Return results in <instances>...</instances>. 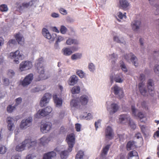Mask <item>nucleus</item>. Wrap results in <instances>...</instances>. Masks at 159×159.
I'll use <instances>...</instances> for the list:
<instances>
[{
  "label": "nucleus",
  "instance_id": "obj_1",
  "mask_svg": "<svg viewBox=\"0 0 159 159\" xmlns=\"http://www.w3.org/2000/svg\"><path fill=\"white\" fill-rule=\"evenodd\" d=\"M37 144L36 140L32 141L30 139H26L16 146V150L18 152H22L25 149L26 147L29 149H34Z\"/></svg>",
  "mask_w": 159,
  "mask_h": 159
},
{
  "label": "nucleus",
  "instance_id": "obj_2",
  "mask_svg": "<svg viewBox=\"0 0 159 159\" xmlns=\"http://www.w3.org/2000/svg\"><path fill=\"white\" fill-rule=\"evenodd\" d=\"M44 63L43 58H39L36 62L35 66L39 74L38 80H44L48 78V76L44 73L43 67Z\"/></svg>",
  "mask_w": 159,
  "mask_h": 159
},
{
  "label": "nucleus",
  "instance_id": "obj_3",
  "mask_svg": "<svg viewBox=\"0 0 159 159\" xmlns=\"http://www.w3.org/2000/svg\"><path fill=\"white\" fill-rule=\"evenodd\" d=\"M145 79V77L144 74L141 73L140 74L139 80L141 82L139 84V89L140 92L142 95L144 96L148 95V92L147 90L145 88V83L144 81Z\"/></svg>",
  "mask_w": 159,
  "mask_h": 159
},
{
  "label": "nucleus",
  "instance_id": "obj_4",
  "mask_svg": "<svg viewBox=\"0 0 159 159\" xmlns=\"http://www.w3.org/2000/svg\"><path fill=\"white\" fill-rule=\"evenodd\" d=\"M106 107L109 114L110 115H112L118 110L119 106L117 103H111L110 101H107L106 103Z\"/></svg>",
  "mask_w": 159,
  "mask_h": 159
},
{
  "label": "nucleus",
  "instance_id": "obj_5",
  "mask_svg": "<svg viewBox=\"0 0 159 159\" xmlns=\"http://www.w3.org/2000/svg\"><path fill=\"white\" fill-rule=\"evenodd\" d=\"M52 110V108L51 107L48 106L44 109L39 110L35 116L36 118H41L49 114Z\"/></svg>",
  "mask_w": 159,
  "mask_h": 159
},
{
  "label": "nucleus",
  "instance_id": "obj_6",
  "mask_svg": "<svg viewBox=\"0 0 159 159\" xmlns=\"http://www.w3.org/2000/svg\"><path fill=\"white\" fill-rule=\"evenodd\" d=\"M124 80V77L122 73L116 75L112 74L110 76V80L111 84H113L114 81L116 83H121Z\"/></svg>",
  "mask_w": 159,
  "mask_h": 159
},
{
  "label": "nucleus",
  "instance_id": "obj_7",
  "mask_svg": "<svg viewBox=\"0 0 159 159\" xmlns=\"http://www.w3.org/2000/svg\"><path fill=\"white\" fill-rule=\"evenodd\" d=\"M111 92L114 94L116 96L120 98L124 97V93L122 88L116 84L111 88Z\"/></svg>",
  "mask_w": 159,
  "mask_h": 159
},
{
  "label": "nucleus",
  "instance_id": "obj_8",
  "mask_svg": "<svg viewBox=\"0 0 159 159\" xmlns=\"http://www.w3.org/2000/svg\"><path fill=\"white\" fill-rule=\"evenodd\" d=\"M10 57L11 59H14V62L15 63L18 64L19 63V60H22L24 56L22 53H20L19 50H17L15 52H11L10 53Z\"/></svg>",
  "mask_w": 159,
  "mask_h": 159
},
{
  "label": "nucleus",
  "instance_id": "obj_9",
  "mask_svg": "<svg viewBox=\"0 0 159 159\" xmlns=\"http://www.w3.org/2000/svg\"><path fill=\"white\" fill-rule=\"evenodd\" d=\"M66 141L68 145V150L71 152L75 143V135L74 134H71L67 136Z\"/></svg>",
  "mask_w": 159,
  "mask_h": 159
},
{
  "label": "nucleus",
  "instance_id": "obj_10",
  "mask_svg": "<svg viewBox=\"0 0 159 159\" xmlns=\"http://www.w3.org/2000/svg\"><path fill=\"white\" fill-rule=\"evenodd\" d=\"M123 57L127 62H131L135 66H138V63L137 58L132 53L126 54L124 55Z\"/></svg>",
  "mask_w": 159,
  "mask_h": 159
},
{
  "label": "nucleus",
  "instance_id": "obj_11",
  "mask_svg": "<svg viewBox=\"0 0 159 159\" xmlns=\"http://www.w3.org/2000/svg\"><path fill=\"white\" fill-rule=\"evenodd\" d=\"M33 66L32 62L29 61L22 62L20 64L19 69L20 71H23L31 69Z\"/></svg>",
  "mask_w": 159,
  "mask_h": 159
},
{
  "label": "nucleus",
  "instance_id": "obj_12",
  "mask_svg": "<svg viewBox=\"0 0 159 159\" xmlns=\"http://www.w3.org/2000/svg\"><path fill=\"white\" fill-rule=\"evenodd\" d=\"M32 120V118L31 117L23 120L20 125V128L23 129H25L30 126L31 125Z\"/></svg>",
  "mask_w": 159,
  "mask_h": 159
},
{
  "label": "nucleus",
  "instance_id": "obj_13",
  "mask_svg": "<svg viewBox=\"0 0 159 159\" xmlns=\"http://www.w3.org/2000/svg\"><path fill=\"white\" fill-rule=\"evenodd\" d=\"M33 79V75L30 74L27 75L21 82V84L23 87H26L30 84Z\"/></svg>",
  "mask_w": 159,
  "mask_h": 159
},
{
  "label": "nucleus",
  "instance_id": "obj_14",
  "mask_svg": "<svg viewBox=\"0 0 159 159\" xmlns=\"http://www.w3.org/2000/svg\"><path fill=\"white\" fill-rule=\"evenodd\" d=\"M105 134L107 139L111 140L113 138L114 133L111 127L108 126L106 128Z\"/></svg>",
  "mask_w": 159,
  "mask_h": 159
},
{
  "label": "nucleus",
  "instance_id": "obj_15",
  "mask_svg": "<svg viewBox=\"0 0 159 159\" xmlns=\"http://www.w3.org/2000/svg\"><path fill=\"white\" fill-rule=\"evenodd\" d=\"M51 98V94L48 93H45L42 98L40 103V106L43 107L49 101V99Z\"/></svg>",
  "mask_w": 159,
  "mask_h": 159
},
{
  "label": "nucleus",
  "instance_id": "obj_16",
  "mask_svg": "<svg viewBox=\"0 0 159 159\" xmlns=\"http://www.w3.org/2000/svg\"><path fill=\"white\" fill-rule=\"evenodd\" d=\"M131 110L132 114L133 116L135 117L138 116L139 118L140 119V121L142 122H144V120H143V119H146V118H145V116L144 114L143 113H142L141 112H139L138 115L137 114V110L135 109L134 106H131Z\"/></svg>",
  "mask_w": 159,
  "mask_h": 159
},
{
  "label": "nucleus",
  "instance_id": "obj_17",
  "mask_svg": "<svg viewBox=\"0 0 159 159\" xmlns=\"http://www.w3.org/2000/svg\"><path fill=\"white\" fill-rule=\"evenodd\" d=\"M141 21L139 20H134L132 21L131 24V26L132 30L137 31L141 27Z\"/></svg>",
  "mask_w": 159,
  "mask_h": 159
},
{
  "label": "nucleus",
  "instance_id": "obj_18",
  "mask_svg": "<svg viewBox=\"0 0 159 159\" xmlns=\"http://www.w3.org/2000/svg\"><path fill=\"white\" fill-rule=\"evenodd\" d=\"M52 126V123L50 122L43 124L41 126V131L43 133H47L51 129Z\"/></svg>",
  "mask_w": 159,
  "mask_h": 159
},
{
  "label": "nucleus",
  "instance_id": "obj_19",
  "mask_svg": "<svg viewBox=\"0 0 159 159\" xmlns=\"http://www.w3.org/2000/svg\"><path fill=\"white\" fill-rule=\"evenodd\" d=\"M130 118L129 115L126 114L121 115L119 116L118 122L119 124H124L128 123Z\"/></svg>",
  "mask_w": 159,
  "mask_h": 159
},
{
  "label": "nucleus",
  "instance_id": "obj_20",
  "mask_svg": "<svg viewBox=\"0 0 159 159\" xmlns=\"http://www.w3.org/2000/svg\"><path fill=\"white\" fill-rule=\"evenodd\" d=\"M37 0H32L29 2H24L22 3V6H17L18 9L21 11L25 8L28 7L30 6L33 5L37 2Z\"/></svg>",
  "mask_w": 159,
  "mask_h": 159
},
{
  "label": "nucleus",
  "instance_id": "obj_21",
  "mask_svg": "<svg viewBox=\"0 0 159 159\" xmlns=\"http://www.w3.org/2000/svg\"><path fill=\"white\" fill-rule=\"evenodd\" d=\"M15 119L11 117H8L7 119V128L10 131H12L14 127V124Z\"/></svg>",
  "mask_w": 159,
  "mask_h": 159
},
{
  "label": "nucleus",
  "instance_id": "obj_22",
  "mask_svg": "<svg viewBox=\"0 0 159 159\" xmlns=\"http://www.w3.org/2000/svg\"><path fill=\"white\" fill-rule=\"evenodd\" d=\"M118 5L120 8L126 10L129 6V3L127 0H119Z\"/></svg>",
  "mask_w": 159,
  "mask_h": 159
},
{
  "label": "nucleus",
  "instance_id": "obj_23",
  "mask_svg": "<svg viewBox=\"0 0 159 159\" xmlns=\"http://www.w3.org/2000/svg\"><path fill=\"white\" fill-rule=\"evenodd\" d=\"M147 86L148 90V93L149 92L152 96V94L154 92V84L153 80L151 79H149L147 82Z\"/></svg>",
  "mask_w": 159,
  "mask_h": 159
},
{
  "label": "nucleus",
  "instance_id": "obj_24",
  "mask_svg": "<svg viewBox=\"0 0 159 159\" xmlns=\"http://www.w3.org/2000/svg\"><path fill=\"white\" fill-rule=\"evenodd\" d=\"M53 98L56 107H59L61 106L62 100L61 98H58L57 95L55 94L53 95Z\"/></svg>",
  "mask_w": 159,
  "mask_h": 159
},
{
  "label": "nucleus",
  "instance_id": "obj_25",
  "mask_svg": "<svg viewBox=\"0 0 159 159\" xmlns=\"http://www.w3.org/2000/svg\"><path fill=\"white\" fill-rule=\"evenodd\" d=\"M78 99L82 105L85 106L87 104L89 101V97L86 95H83Z\"/></svg>",
  "mask_w": 159,
  "mask_h": 159
},
{
  "label": "nucleus",
  "instance_id": "obj_26",
  "mask_svg": "<svg viewBox=\"0 0 159 159\" xmlns=\"http://www.w3.org/2000/svg\"><path fill=\"white\" fill-rule=\"evenodd\" d=\"M78 78L75 75L71 76L69 79L68 84L70 86H73L78 82Z\"/></svg>",
  "mask_w": 159,
  "mask_h": 159
},
{
  "label": "nucleus",
  "instance_id": "obj_27",
  "mask_svg": "<svg viewBox=\"0 0 159 159\" xmlns=\"http://www.w3.org/2000/svg\"><path fill=\"white\" fill-rule=\"evenodd\" d=\"M16 39L19 44H23L24 43V39L23 35L19 32L15 36Z\"/></svg>",
  "mask_w": 159,
  "mask_h": 159
},
{
  "label": "nucleus",
  "instance_id": "obj_28",
  "mask_svg": "<svg viewBox=\"0 0 159 159\" xmlns=\"http://www.w3.org/2000/svg\"><path fill=\"white\" fill-rule=\"evenodd\" d=\"M78 98L73 99L70 102V106L71 107L75 108H80V102Z\"/></svg>",
  "mask_w": 159,
  "mask_h": 159
},
{
  "label": "nucleus",
  "instance_id": "obj_29",
  "mask_svg": "<svg viewBox=\"0 0 159 159\" xmlns=\"http://www.w3.org/2000/svg\"><path fill=\"white\" fill-rule=\"evenodd\" d=\"M56 156V153L54 151L48 152L45 154L43 157V159H52Z\"/></svg>",
  "mask_w": 159,
  "mask_h": 159
},
{
  "label": "nucleus",
  "instance_id": "obj_30",
  "mask_svg": "<svg viewBox=\"0 0 159 159\" xmlns=\"http://www.w3.org/2000/svg\"><path fill=\"white\" fill-rule=\"evenodd\" d=\"M62 52L63 54L66 56H69L73 53L71 48L70 47H66L64 48Z\"/></svg>",
  "mask_w": 159,
  "mask_h": 159
},
{
  "label": "nucleus",
  "instance_id": "obj_31",
  "mask_svg": "<svg viewBox=\"0 0 159 159\" xmlns=\"http://www.w3.org/2000/svg\"><path fill=\"white\" fill-rule=\"evenodd\" d=\"M42 33L43 36L46 38L50 39L52 38V36L48 29L45 28L43 29Z\"/></svg>",
  "mask_w": 159,
  "mask_h": 159
},
{
  "label": "nucleus",
  "instance_id": "obj_32",
  "mask_svg": "<svg viewBox=\"0 0 159 159\" xmlns=\"http://www.w3.org/2000/svg\"><path fill=\"white\" fill-rule=\"evenodd\" d=\"M49 141L50 140L46 136H44L40 139L39 143L40 145H44L48 143Z\"/></svg>",
  "mask_w": 159,
  "mask_h": 159
},
{
  "label": "nucleus",
  "instance_id": "obj_33",
  "mask_svg": "<svg viewBox=\"0 0 159 159\" xmlns=\"http://www.w3.org/2000/svg\"><path fill=\"white\" fill-rule=\"evenodd\" d=\"M113 40L114 41L118 43H122L124 44L125 43V41L123 38L122 37H119L117 36H114L113 37Z\"/></svg>",
  "mask_w": 159,
  "mask_h": 159
},
{
  "label": "nucleus",
  "instance_id": "obj_34",
  "mask_svg": "<svg viewBox=\"0 0 159 159\" xmlns=\"http://www.w3.org/2000/svg\"><path fill=\"white\" fill-rule=\"evenodd\" d=\"M110 60H111V62L112 65H115L117 59V55L116 54L113 53L109 55Z\"/></svg>",
  "mask_w": 159,
  "mask_h": 159
},
{
  "label": "nucleus",
  "instance_id": "obj_35",
  "mask_svg": "<svg viewBox=\"0 0 159 159\" xmlns=\"http://www.w3.org/2000/svg\"><path fill=\"white\" fill-rule=\"evenodd\" d=\"M80 91V88L79 86H75L71 89V93L72 94H76L79 93Z\"/></svg>",
  "mask_w": 159,
  "mask_h": 159
},
{
  "label": "nucleus",
  "instance_id": "obj_36",
  "mask_svg": "<svg viewBox=\"0 0 159 159\" xmlns=\"http://www.w3.org/2000/svg\"><path fill=\"white\" fill-rule=\"evenodd\" d=\"M82 57V54L81 53L77 52L72 55L71 57L72 60H75L80 59Z\"/></svg>",
  "mask_w": 159,
  "mask_h": 159
},
{
  "label": "nucleus",
  "instance_id": "obj_37",
  "mask_svg": "<svg viewBox=\"0 0 159 159\" xmlns=\"http://www.w3.org/2000/svg\"><path fill=\"white\" fill-rule=\"evenodd\" d=\"M120 65L122 70L125 73L128 71L127 68L124 62L122 61H120Z\"/></svg>",
  "mask_w": 159,
  "mask_h": 159
},
{
  "label": "nucleus",
  "instance_id": "obj_38",
  "mask_svg": "<svg viewBox=\"0 0 159 159\" xmlns=\"http://www.w3.org/2000/svg\"><path fill=\"white\" fill-rule=\"evenodd\" d=\"M117 16H116L115 17H116V19L119 22H120L121 21V20L120 19H119L118 18L120 19H122L123 18H124L125 19L126 18V16L124 14H123L122 13V12H118L117 13Z\"/></svg>",
  "mask_w": 159,
  "mask_h": 159
},
{
  "label": "nucleus",
  "instance_id": "obj_39",
  "mask_svg": "<svg viewBox=\"0 0 159 159\" xmlns=\"http://www.w3.org/2000/svg\"><path fill=\"white\" fill-rule=\"evenodd\" d=\"M84 155V151L81 150L79 151L76 155L75 159H83Z\"/></svg>",
  "mask_w": 159,
  "mask_h": 159
},
{
  "label": "nucleus",
  "instance_id": "obj_40",
  "mask_svg": "<svg viewBox=\"0 0 159 159\" xmlns=\"http://www.w3.org/2000/svg\"><path fill=\"white\" fill-rule=\"evenodd\" d=\"M110 144H108L103 148L102 150V156L105 155L107 154V152L110 147Z\"/></svg>",
  "mask_w": 159,
  "mask_h": 159
},
{
  "label": "nucleus",
  "instance_id": "obj_41",
  "mask_svg": "<svg viewBox=\"0 0 159 159\" xmlns=\"http://www.w3.org/2000/svg\"><path fill=\"white\" fill-rule=\"evenodd\" d=\"M16 107V106L15 105H9L7 107V111L8 113H11L15 110Z\"/></svg>",
  "mask_w": 159,
  "mask_h": 159
},
{
  "label": "nucleus",
  "instance_id": "obj_42",
  "mask_svg": "<svg viewBox=\"0 0 159 159\" xmlns=\"http://www.w3.org/2000/svg\"><path fill=\"white\" fill-rule=\"evenodd\" d=\"M80 118L82 119H85L86 120H90L91 119H92L93 116L91 114L89 113L87 114V116L81 115Z\"/></svg>",
  "mask_w": 159,
  "mask_h": 159
},
{
  "label": "nucleus",
  "instance_id": "obj_43",
  "mask_svg": "<svg viewBox=\"0 0 159 159\" xmlns=\"http://www.w3.org/2000/svg\"><path fill=\"white\" fill-rule=\"evenodd\" d=\"M69 151L67 150L61 152L60 154V156L62 159H66L67 157Z\"/></svg>",
  "mask_w": 159,
  "mask_h": 159
},
{
  "label": "nucleus",
  "instance_id": "obj_44",
  "mask_svg": "<svg viewBox=\"0 0 159 159\" xmlns=\"http://www.w3.org/2000/svg\"><path fill=\"white\" fill-rule=\"evenodd\" d=\"M153 12L154 14L157 15L159 14V5L155 4L153 7Z\"/></svg>",
  "mask_w": 159,
  "mask_h": 159
},
{
  "label": "nucleus",
  "instance_id": "obj_45",
  "mask_svg": "<svg viewBox=\"0 0 159 159\" xmlns=\"http://www.w3.org/2000/svg\"><path fill=\"white\" fill-rule=\"evenodd\" d=\"M88 69L91 72H94L95 70V67L93 63H89L88 65Z\"/></svg>",
  "mask_w": 159,
  "mask_h": 159
},
{
  "label": "nucleus",
  "instance_id": "obj_46",
  "mask_svg": "<svg viewBox=\"0 0 159 159\" xmlns=\"http://www.w3.org/2000/svg\"><path fill=\"white\" fill-rule=\"evenodd\" d=\"M76 74L81 78H83L85 76V73L82 70H77Z\"/></svg>",
  "mask_w": 159,
  "mask_h": 159
},
{
  "label": "nucleus",
  "instance_id": "obj_47",
  "mask_svg": "<svg viewBox=\"0 0 159 159\" xmlns=\"http://www.w3.org/2000/svg\"><path fill=\"white\" fill-rule=\"evenodd\" d=\"M64 40V38L62 36L58 35L57 36L56 38L55 45H57L59 43L63 41Z\"/></svg>",
  "mask_w": 159,
  "mask_h": 159
},
{
  "label": "nucleus",
  "instance_id": "obj_48",
  "mask_svg": "<svg viewBox=\"0 0 159 159\" xmlns=\"http://www.w3.org/2000/svg\"><path fill=\"white\" fill-rule=\"evenodd\" d=\"M128 123L129 124L130 127L132 129H135L136 127V125L134 121L132 120H131L130 118Z\"/></svg>",
  "mask_w": 159,
  "mask_h": 159
},
{
  "label": "nucleus",
  "instance_id": "obj_49",
  "mask_svg": "<svg viewBox=\"0 0 159 159\" xmlns=\"http://www.w3.org/2000/svg\"><path fill=\"white\" fill-rule=\"evenodd\" d=\"M43 90L41 88V86L36 87L31 89V92L33 93L38 92L40 91H42Z\"/></svg>",
  "mask_w": 159,
  "mask_h": 159
},
{
  "label": "nucleus",
  "instance_id": "obj_50",
  "mask_svg": "<svg viewBox=\"0 0 159 159\" xmlns=\"http://www.w3.org/2000/svg\"><path fill=\"white\" fill-rule=\"evenodd\" d=\"M7 149L4 146L0 145V154H3L5 153Z\"/></svg>",
  "mask_w": 159,
  "mask_h": 159
},
{
  "label": "nucleus",
  "instance_id": "obj_51",
  "mask_svg": "<svg viewBox=\"0 0 159 159\" xmlns=\"http://www.w3.org/2000/svg\"><path fill=\"white\" fill-rule=\"evenodd\" d=\"M0 10L2 11H7L8 10V8L7 5L3 4L0 6Z\"/></svg>",
  "mask_w": 159,
  "mask_h": 159
},
{
  "label": "nucleus",
  "instance_id": "obj_52",
  "mask_svg": "<svg viewBox=\"0 0 159 159\" xmlns=\"http://www.w3.org/2000/svg\"><path fill=\"white\" fill-rule=\"evenodd\" d=\"M7 75L10 77H12L15 75V73L13 70H9L7 72Z\"/></svg>",
  "mask_w": 159,
  "mask_h": 159
},
{
  "label": "nucleus",
  "instance_id": "obj_53",
  "mask_svg": "<svg viewBox=\"0 0 159 159\" xmlns=\"http://www.w3.org/2000/svg\"><path fill=\"white\" fill-rule=\"evenodd\" d=\"M102 120L101 119H98L95 122V126L96 130H97L99 126L101 125Z\"/></svg>",
  "mask_w": 159,
  "mask_h": 159
},
{
  "label": "nucleus",
  "instance_id": "obj_54",
  "mask_svg": "<svg viewBox=\"0 0 159 159\" xmlns=\"http://www.w3.org/2000/svg\"><path fill=\"white\" fill-rule=\"evenodd\" d=\"M67 30V29L65 26L61 25V26L60 32L61 34H65L66 33Z\"/></svg>",
  "mask_w": 159,
  "mask_h": 159
},
{
  "label": "nucleus",
  "instance_id": "obj_55",
  "mask_svg": "<svg viewBox=\"0 0 159 159\" xmlns=\"http://www.w3.org/2000/svg\"><path fill=\"white\" fill-rule=\"evenodd\" d=\"M133 143L132 142L129 141V142L126 145L127 149L128 151L130 150L132 148V146H133Z\"/></svg>",
  "mask_w": 159,
  "mask_h": 159
},
{
  "label": "nucleus",
  "instance_id": "obj_56",
  "mask_svg": "<svg viewBox=\"0 0 159 159\" xmlns=\"http://www.w3.org/2000/svg\"><path fill=\"white\" fill-rule=\"evenodd\" d=\"M154 71L156 74L159 75V65H156L154 66Z\"/></svg>",
  "mask_w": 159,
  "mask_h": 159
},
{
  "label": "nucleus",
  "instance_id": "obj_57",
  "mask_svg": "<svg viewBox=\"0 0 159 159\" xmlns=\"http://www.w3.org/2000/svg\"><path fill=\"white\" fill-rule=\"evenodd\" d=\"M140 105L143 108L146 107V102L144 101H143L142 102H139V103L137 104V106H140Z\"/></svg>",
  "mask_w": 159,
  "mask_h": 159
},
{
  "label": "nucleus",
  "instance_id": "obj_58",
  "mask_svg": "<svg viewBox=\"0 0 159 159\" xmlns=\"http://www.w3.org/2000/svg\"><path fill=\"white\" fill-rule=\"evenodd\" d=\"M3 84L5 86L8 85L9 84V81L7 78H4L3 80Z\"/></svg>",
  "mask_w": 159,
  "mask_h": 159
},
{
  "label": "nucleus",
  "instance_id": "obj_59",
  "mask_svg": "<svg viewBox=\"0 0 159 159\" xmlns=\"http://www.w3.org/2000/svg\"><path fill=\"white\" fill-rule=\"evenodd\" d=\"M22 99L20 97L16 98V104L15 105L16 107L20 103L22 102Z\"/></svg>",
  "mask_w": 159,
  "mask_h": 159
},
{
  "label": "nucleus",
  "instance_id": "obj_60",
  "mask_svg": "<svg viewBox=\"0 0 159 159\" xmlns=\"http://www.w3.org/2000/svg\"><path fill=\"white\" fill-rule=\"evenodd\" d=\"M81 125L79 123H77L75 124V128L77 132H79L80 131Z\"/></svg>",
  "mask_w": 159,
  "mask_h": 159
},
{
  "label": "nucleus",
  "instance_id": "obj_61",
  "mask_svg": "<svg viewBox=\"0 0 159 159\" xmlns=\"http://www.w3.org/2000/svg\"><path fill=\"white\" fill-rule=\"evenodd\" d=\"M66 44L68 45H71L73 44V39L69 38L66 41Z\"/></svg>",
  "mask_w": 159,
  "mask_h": 159
},
{
  "label": "nucleus",
  "instance_id": "obj_62",
  "mask_svg": "<svg viewBox=\"0 0 159 159\" xmlns=\"http://www.w3.org/2000/svg\"><path fill=\"white\" fill-rule=\"evenodd\" d=\"M16 43L15 39H12L9 40L8 43V44L11 46L13 44H15Z\"/></svg>",
  "mask_w": 159,
  "mask_h": 159
},
{
  "label": "nucleus",
  "instance_id": "obj_63",
  "mask_svg": "<svg viewBox=\"0 0 159 159\" xmlns=\"http://www.w3.org/2000/svg\"><path fill=\"white\" fill-rule=\"evenodd\" d=\"M60 12L63 15H66L67 14V12L66 11L62 8H61L59 9Z\"/></svg>",
  "mask_w": 159,
  "mask_h": 159
},
{
  "label": "nucleus",
  "instance_id": "obj_64",
  "mask_svg": "<svg viewBox=\"0 0 159 159\" xmlns=\"http://www.w3.org/2000/svg\"><path fill=\"white\" fill-rule=\"evenodd\" d=\"M65 115V112L64 111H61L59 114V117L60 118H62L64 117Z\"/></svg>",
  "mask_w": 159,
  "mask_h": 159
}]
</instances>
